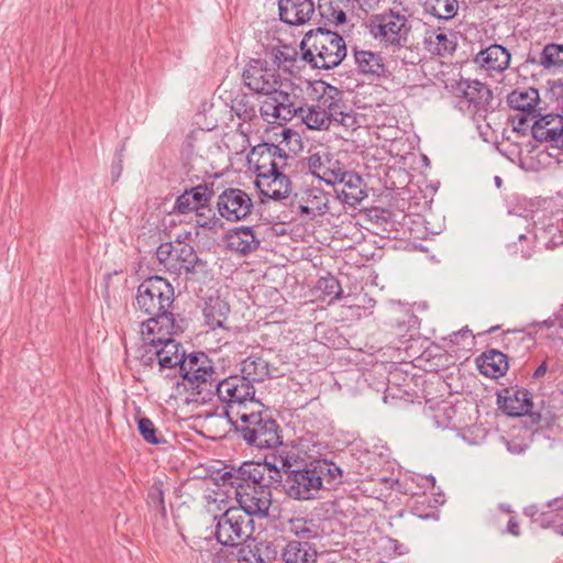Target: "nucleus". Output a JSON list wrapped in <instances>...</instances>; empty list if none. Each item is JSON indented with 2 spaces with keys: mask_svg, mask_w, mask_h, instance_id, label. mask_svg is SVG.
<instances>
[{
  "mask_svg": "<svg viewBox=\"0 0 563 563\" xmlns=\"http://www.w3.org/2000/svg\"><path fill=\"white\" fill-rule=\"evenodd\" d=\"M522 240H526V235L525 234H520L519 235V241H522Z\"/></svg>",
  "mask_w": 563,
  "mask_h": 563,
  "instance_id": "obj_62",
  "label": "nucleus"
},
{
  "mask_svg": "<svg viewBox=\"0 0 563 563\" xmlns=\"http://www.w3.org/2000/svg\"><path fill=\"white\" fill-rule=\"evenodd\" d=\"M231 112L243 122H252L257 119V107L253 98L246 93H238L231 100Z\"/></svg>",
  "mask_w": 563,
  "mask_h": 563,
  "instance_id": "obj_37",
  "label": "nucleus"
},
{
  "mask_svg": "<svg viewBox=\"0 0 563 563\" xmlns=\"http://www.w3.org/2000/svg\"><path fill=\"white\" fill-rule=\"evenodd\" d=\"M219 214L228 221L244 220L251 214L253 202L251 197L240 188L223 190L217 200Z\"/></svg>",
  "mask_w": 563,
  "mask_h": 563,
  "instance_id": "obj_15",
  "label": "nucleus"
},
{
  "mask_svg": "<svg viewBox=\"0 0 563 563\" xmlns=\"http://www.w3.org/2000/svg\"><path fill=\"white\" fill-rule=\"evenodd\" d=\"M172 261V272L178 275L194 273L196 266L201 263L194 246L180 240L175 241Z\"/></svg>",
  "mask_w": 563,
  "mask_h": 563,
  "instance_id": "obj_26",
  "label": "nucleus"
},
{
  "mask_svg": "<svg viewBox=\"0 0 563 563\" xmlns=\"http://www.w3.org/2000/svg\"><path fill=\"white\" fill-rule=\"evenodd\" d=\"M214 393L218 395L219 399L227 405L225 415L229 421L235 418L233 412L261 407V402L254 399V386L240 376H230L219 382L217 379L213 386V394Z\"/></svg>",
  "mask_w": 563,
  "mask_h": 563,
  "instance_id": "obj_7",
  "label": "nucleus"
},
{
  "mask_svg": "<svg viewBox=\"0 0 563 563\" xmlns=\"http://www.w3.org/2000/svg\"><path fill=\"white\" fill-rule=\"evenodd\" d=\"M423 43L426 48L439 56L452 54L457 46L456 33L446 27L431 29L426 32Z\"/></svg>",
  "mask_w": 563,
  "mask_h": 563,
  "instance_id": "obj_21",
  "label": "nucleus"
},
{
  "mask_svg": "<svg viewBox=\"0 0 563 563\" xmlns=\"http://www.w3.org/2000/svg\"><path fill=\"white\" fill-rule=\"evenodd\" d=\"M216 538L224 547H236L246 541L254 532V521L242 509L231 507L216 516Z\"/></svg>",
  "mask_w": 563,
  "mask_h": 563,
  "instance_id": "obj_9",
  "label": "nucleus"
},
{
  "mask_svg": "<svg viewBox=\"0 0 563 563\" xmlns=\"http://www.w3.org/2000/svg\"><path fill=\"white\" fill-rule=\"evenodd\" d=\"M316 291L321 296L329 297V302L342 297V288L340 282L332 275L320 277L316 284Z\"/></svg>",
  "mask_w": 563,
  "mask_h": 563,
  "instance_id": "obj_44",
  "label": "nucleus"
},
{
  "mask_svg": "<svg viewBox=\"0 0 563 563\" xmlns=\"http://www.w3.org/2000/svg\"><path fill=\"white\" fill-rule=\"evenodd\" d=\"M146 347V355L143 356V363L152 365L156 362L159 369H174L179 367L186 353L180 343L172 338L173 334L155 332L154 334H141Z\"/></svg>",
  "mask_w": 563,
  "mask_h": 563,
  "instance_id": "obj_8",
  "label": "nucleus"
},
{
  "mask_svg": "<svg viewBox=\"0 0 563 563\" xmlns=\"http://www.w3.org/2000/svg\"><path fill=\"white\" fill-rule=\"evenodd\" d=\"M539 101V91L532 87L515 89L507 97V102L511 109L526 113V115H518V123L520 125H525L529 117H531V120L537 118L536 107Z\"/></svg>",
  "mask_w": 563,
  "mask_h": 563,
  "instance_id": "obj_18",
  "label": "nucleus"
},
{
  "mask_svg": "<svg viewBox=\"0 0 563 563\" xmlns=\"http://www.w3.org/2000/svg\"><path fill=\"white\" fill-rule=\"evenodd\" d=\"M549 507L554 508L555 510L563 509V495L561 497L554 498L548 503Z\"/></svg>",
  "mask_w": 563,
  "mask_h": 563,
  "instance_id": "obj_56",
  "label": "nucleus"
},
{
  "mask_svg": "<svg viewBox=\"0 0 563 563\" xmlns=\"http://www.w3.org/2000/svg\"><path fill=\"white\" fill-rule=\"evenodd\" d=\"M284 490L295 500H311L319 497L321 479L317 475L312 461L305 465L284 464Z\"/></svg>",
  "mask_w": 563,
  "mask_h": 563,
  "instance_id": "obj_10",
  "label": "nucleus"
},
{
  "mask_svg": "<svg viewBox=\"0 0 563 563\" xmlns=\"http://www.w3.org/2000/svg\"><path fill=\"white\" fill-rule=\"evenodd\" d=\"M500 508H501L504 511H506V512H510L509 507H506V506L501 505V506H500Z\"/></svg>",
  "mask_w": 563,
  "mask_h": 563,
  "instance_id": "obj_61",
  "label": "nucleus"
},
{
  "mask_svg": "<svg viewBox=\"0 0 563 563\" xmlns=\"http://www.w3.org/2000/svg\"><path fill=\"white\" fill-rule=\"evenodd\" d=\"M339 184L342 185L341 195L343 200L350 206L360 203L367 196L362 177L354 172L349 170Z\"/></svg>",
  "mask_w": 563,
  "mask_h": 563,
  "instance_id": "obj_34",
  "label": "nucleus"
},
{
  "mask_svg": "<svg viewBox=\"0 0 563 563\" xmlns=\"http://www.w3.org/2000/svg\"><path fill=\"white\" fill-rule=\"evenodd\" d=\"M328 161L329 158H323L319 153L311 154L308 157V168L310 173L318 177L319 179L322 178V172L327 170L328 167Z\"/></svg>",
  "mask_w": 563,
  "mask_h": 563,
  "instance_id": "obj_49",
  "label": "nucleus"
},
{
  "mask_svg": "<svg viewBox=\"0 0 563 563\" xmlns=\"http://www.w3.org/2000/svg\"><path fill=\"white\" fill-rule=\"evenodd\" d=\"M312 463L317 475H319V479H321V488L323 487V482L331 487L342 483L344 471L334 462L321 459L314 460Z\"/></svg>",
  "mask_w": 563,
  "mask_h": 563,
  "instance_id": "obj_36",
  "label": "nucleus"
},
{
  "mask_svg": "<svg viewBox=\"0 0 563 563\" xmlns=\"http://www.w3.org/2000/svg\"><path fill=\"white\" fill-rule=\"evenodd\" d=\"M456 92L461 97L460 108L472 114L482 115L493 108L490 104L493 100L492 90L487 85L478 80H460Z\"/></svg>",
  "mask_w": 563,
  "mask_h": 563,
  "instance_id": "obj_13",
  "label": "nucleus"
},
{
  "mask_svg": "<svg viewBox=\"0 0 563 563\" xmlns=\"http://www.w3.org/2000/svg\"><path fill=\"white\" fill-rule=\"evenodd\" d=\"M507 446H508L509 452L516 453V454L523 452L525 448H526V446H522L520 444L512 443V442H508Z\"/></svg>",
  "mask_w": 563,
  "mask_h": 563,
  "instance_id": "obj_57",
  "label": "nucleus"
},
{
  "mask_svg": "<svg viewBox=\"0 0 563 563\" xmlns=\"http://www.w3.org/2000/svg\"><path fill=\"white\" fill-rule=\"evenodd\" d=\"M147 504L153 509L165 512L164 493L159 485H154L148 492Z\"/></svg>",
  "mask_w": 563,
  "mask_h": 563,
  "instance_id": "obj_51",
  "label": "nucleus"
},
{
  "mask_svg": "<svg viewBox=\"0 0 563 563\" xmlns=\"http://www.w3.org/2000/svg\"><path fill=\"white\" fill-rule=\"evenodd\" d=\"M240 371V377L247 380L251 385L262 383L271 377L268 361L257 354H252L242 360Z\"/></svg>",
  "mask_w": 563,
  "mask_h": 563,
  "instance_id": "obj_28",
  "label": "nucleus"
},
{
  "mask_svg": "<svg viewBox=\"0 0 563 563\" xmlns=\"http://www.w3.org/2000/svg\"><path fill=\"white\" fill-rule=\"evenodd\" d=\"M289 85L284 82V86H279L278 89L274 91V96L278 102L282 117H284V122H288L294 118H297L303 101L296 95L295 89L288 91Z\"/></svg>",
  "mask_w": 563,
  "mask_h": 563,
  "instance_id": "obj_33",
  "label": "nucleus"
},
{
  "mask_svg": "<svg viewBox=\"0 0 563 563\" xmlns=\"http://www.w3.org/2000/svg\"><path fill=\"white\" fill-rule=\"evenodd\" d=\"M327 86L324 92L313 104H302L297 118L310 130H328L331 117L338 114V104L333 101V95Z\"/></svg>",
  "mask_w": 563,
  "mask_h": 563,
  "instance_id": "obj_14",
  "label": "nucleus"
},
{
  "mask_svg": "<svg viewBox=\"0 0 563 563\" xmlns=\"http://www.w3.org/2000/svg\"><path fill=\"white\" fill-rule=\"evenodd\" d=\"M532 119V135L540 142L559 141L563 134V115L549 113Z\"/></svg>",
  "mask_w": 563,
  "mask_h": 563,
  "instance_id": "obj_23",
  "label": "nucleus"
},
{
  "mask_svg": "<svg viewBox=\"0 0 563 563\" xmlns=\"http://www.w3.org/2000/svg\"><path fill=\"white\" fill-rule=\"evenodd\" d=\"M423 9L439 20L453 19L459 10L457 0H423Z\"/></svg>",
  "mask_w": 563,
  "mask_h": 563,
  "instance_id": "obj_38",
  "label": "nucleus"
},
{
  "mask_svg": "<svg viewBox=\"0 0 563 563\" xmlns=\"http://www.w3.org/2000/svg\"><path fill=\"white\" fill-rule=\"evenodd\" d=\"M355 2L363 11L367 12L375 10L378 7L380 0H355Z\"/></svg>",
  "mask_w": 563,
  "mask_h": 563,
  "instance_id": "obj_53",
  "label": "nucleus"
},
{
  "mask_svg": "<svg viewBox=\"0 0 563 563\" xmlns=\"http://www.w3.org/2000/svg\"><path fill=\"white\" fill-rule=\"evenodd\" d=\"M301 58L314 68L331 69L341 64L346 56V45L336 32L318 27L303 36Z\"/></svg>",
  "mask_w": 563,
  "mask_h": 563,
  "instance_id": "obj_5",
  "label": "nucleus"
},
{
  "mask_svg": "<svg viewBox=\"0 0 563 563\" xmlns=\"http://www.w3.org/2000/svg\"><path fill=\"white\" fill-rule=\"evenodd\" d=\"M548 371V365L545 362H542L534 371L533 378L539 379L545 375Z\"/></svg>",
  "mask_w": 563,
  "mask_h": 563,
  "instance_id": "obj_55",
  "label": "nucleus"
},
{
  "mask_svg": "<svg viewBox=\"0 0 563 563\" xmlns=\"http://www.w3.org/2000/svg\"><path fill=\"white\" fill-rule=\"evenodd\" d=\"M255 185L262 197L275 201L287 198L291 192V181L280 169L272 174L257 175Z\"/></svg>",
  "mask_w": 563,
  "mask_h": 563,
  "instance_id": "obj_17",
  "label": "nucleus"
},
{
  "mask_svg": "<svg viewBox=\"0 0 563 563\" xmlns=\"http://www.w3.org/2000/svg\"><path fill=\"white\" fill-rule=\"evenodd\" d=\"M278 7L280 20L289 25L306 23L314 12L311 0H280Z\"/></svg>",
  "mask_w": 563,
  "mask_h": 563,
  "instance_id": "obj_22",
  "label": "nucleus"
},
{
  "mask_svg": "<svg viewBox=\"0 0 563 563\" xmlns=\"http://www.w3.org/2000/svg\"><path fill=\"white\" fill-rule=\"evenodd\" d=\"M495 183H496V185L499 187V186L501 185V178H500V177H498V176H496V177H495Z\"/></svg>",
  "mask_w": 563,
  "mask_h": 563,
  "instance_id": "obj_60",
  "label": "nucleus"
},
{
  "mask_svg": "<svg viewBox=\"0 0 563 563\" xmlns=\"http://www.w3.org/2000/svg\"><path fill=\"white\" fill-rule=\"evenodd\" d=\"M357 461L358 463L354 466L355 474L366 478L375 475L376 471L378 470V463L374 457V453L368 451L363 452L360 454Z\"/></svg>",
  "mask_w": 563,
  "mask_h": 563,
  "instance_id": "obj_47",
  "label": "nucleus"
},
{
  "mask_svg": "<svg viewBox=\"0 0 563 563\" xmlns=\"http://www.w3.org/2000/svg\"><path fill=\"white\" fill-rule=\"evenodd\" d=\"M526 64L539 65L545 69L559 68L563 66V45L550 43L537 55L529 53Z\"/></svg>",
  "mask_w": 563,
  "mask_h": 563,
  "instance_id": "obj_32",
  "label": "nucleus"
},
{
  "mask_svg": "<svg viewBox=\"0 0 563 563\" xmlns=\"http://www.w3.org/2000/svg\"><path fill=\"white\" fill-rule=\"evenodd\" d=\"M351 0H319L318 11L329 24L340 25L346 21Z\"/></svg>",
  "mask_w": 563,
  "mask_h": 563,
  "instance_id": "obj_35",
  "label": "nucleus"
},
{
  "mask_svg": "<svg viewBox=\"0 0 563 563\" xmlns=\"http://www.w3.org/2000/svg\"><path fill=\"white\" fill-rule=\"evenodd\" d=\"M507 532L515 537H518L520 534L519 525H518L517 520L515 519V517L509 518L508 525H507Z\"/></svg>",
  "mask_w": 563,
  "mask_h": 563,
  "instance_id": "obj_54",
  "label": "nucleus"
},
{
  "mask_svg": "<svg viewBox=\"0 0 563 563\" xmlns=\"http://www.w3.org/2000/svg\"><path fill=\"white\" fill-rule=\"evenodd\" d=\"M213 190L207 185H198L189 190H185L175 202V210L179 213H188L195 211L197 217L205 218V220H197V223L201 228L213 229L216 223L219 221L212 214V218L208 219L207 214H211L212 210L209 207Z\"/></svg>",
  "mask_w": 563,
  "mask_h": 563,
  "instance_id": "obj_11",
  "label": "nucleus"
},
{
  "mask_svg": "<svg viewBox=\"0 0 563 563\" xmlns=\"http://www.w3.org/2000/svg\"><path fill=\"white\" fill-rule=\"evenodd\" d=\"M229 303L220 297H210L205 305L203 316L211 330L225 329L230 314Z\"/></svg>",
  "mask_w": 563,
  "mask_h": 563,
  "instance_id": "obj_27",
  "label": "nucleus"
},
{
  "mask_svg": "<svg viewBox=\"0 0 563 563\" xmlns=\"http://www.w3.org/2000/svg\"><path fill=\"white\" fill-rule=\"evenodd\" d=\"M354 60L357 71L374 78L386 77L388 69L384 63V58L379 53L354 49Z\"/></svg>",
  "mask_w": 563,
  "mask_h": 563,
  "instance_id": "obj_24",
  "label": "nucleus"
},
{
  "mask_svg": "<svg viewBox=\"0 0 563 563\" xmlns=\"http://www.w3.org/2000/svg\"><path fill=\"white\" fill-rule=\"evenodd\" d=\"M367 29L369 35L386 49L396 52L413 44V20L397 10L389 9L373 15Z\"/></svg>",
  "mask_w": 563,
  "mask_h": 563,
  "instance_id": "obj_4",
  "label": "nucleus"
},
{
  "mask_svg": "<svg viewBox=\"0 0 563 563\" xmlns=\"http://www.w3.org/2000/svg\"><path fill=\"white\" fill-rule=\"evenodd\" d=\"M328 195L320 188H308L303 191L299 199V210L301 214H306L309 219L323 216L329 211Z\"/></svg>",
  "mask_w": 563,
  "mask_h": 563,
  "instance_id": "obj_25",
  "label": "nucleus"
},
{
  "mask_svg": "<svg viewBox=\"0 0 563 563\" xmlns=\"http://www.w3.org/2000/svg\"><path fill=\"white\" fill-rule=\"evenodd\" d=\"M474 64L487 73H503L510 64V53L499 44H492L485 49L478 52L474 59Z\"/></svg>",
  "mask_w": 563,
  "mask_h": 563,
  "instance_id": "obj_20",
  "label": "nucleus"
},
{
  "mask_svg": "<svg viewBox=\"0 0 563 563\" xmlns=\"http://www.w3.org/2000/svg\"><path fill=\"white\" fill-rule=\"evenodd\" d=\"M242 78L250 90L262 95L274 92L279 86H284L279 70L262 59H252L245 66Z\"/></svg>",
  "mask_w": 563,
  "mask_h": 563,
  "instance_id": "obj_12",
  "label": "nucleus"
},
{
  "mask_svg": "<svg viewBox=\"0 0 563 563\" xmlns=\"http://www.w3.org/2000/svg\"><path fill=\"white\" fill-rule=\"evenodd\" d=\"M291 135H292L291 130H289V129L283 130V137H284L285 141L287 139H289Z\"/></svg>",
  "mask_w": 563,
  "mask_h": 563,
  "instance_id": "obj_58",
  "label": "nucleus"
},
{
  "mask_svg": "<svg viewBox=\"0 0 563 563\" xmlns=\"http://www.w3.org/2000/svg\"><path fill=\"white\" fill-rule=\"evenodd\" d=\"M455 413V407L448 402H443L435 409L433 422L438 428L456 429L459 424L454 420Z\"/></svg>",
  "mask_w": 563,
  "mask_h": 563,
  "instance_id": "obj_45",
  "label": "nucleus"
},
{
  "mask_svg": "<svg viewBox=\"0 0 563 563\" xmlns=\"http://www.w3.org/2000/svg\"><path fill=\"white\" fill-rule=\"evenodd\" d=\"M137 431L144 442L151 445L166 444L164 434L156 428L155 423L147 417L136 418Z\"/></svg>",
  "mask_w": 563,
  "mask_h": 563,
  "instance_id": "obj_40",
  "label": "nucleus"
},
{
  "mask_svg": "<svg viewBox=\"0 0 563 563\" xmlns=\"http://www.w3.org/2000/svg\"><path fill=\"white\" fill-rule=\"evenodd\" d=\"M298 57V52L296 47L290 45H282L272 48L271 51V58L273 63L278 68H284L286 70L291 69L295 67V63Z\"/></svg>",
  "mask_w": 563,
  "mask_h": 563,
  "instance_id": "obj_41",
  "label": "nucleus"
},
{
  "mask_svg": "<svg viewBox=\"0 0 563 563\" xmlns=\"http://www.w3.org/2000/svg\"><path fill=\"white\" fill-rule=\"evenodd\" d=\"M174 245L173 243H164L161 244L156 250V257L159 261V263L164 264L166 269L172 272V263H173V254H174Z\"/></svg>",
  "mask_w": 563,
  "mask_h": 563,
  "instance_id": "obj_50",
  "label": "nucleus"
},
{
  "mask_svg": "<svg viewBox=\"0 0 563 563\" xmlns=\"http://www.w3.org/2000/svg\"><path fill=\"white\" fill-rule=\"evenodd\" d=\"M453 335L454 336H459V335H461V336H468V335H471V333H470L468 330H462L460 332L454 333Z\"/></svg>",
  "mask_w": 563,
  "mask_h": 563,
  "instance_id": "obj_59",
  "label": "nucleus"
},
{
  "mask_svg": "<svg viewBox=\"0 0 563 563\" xmlns=\"http://www.w3.org/2000/svg\"><path fill=\"white\" fill-rule=\"evenodd\" d=\"M477 366L484 376L498 378L508 369L507 356L497 350H490L477 358Z\"/></svg>",
  "mask_w": 563,
  "mask_h": 563,
  "instance_id": "obj_31",
  "label": "nucleus"
},
{
  "mask_svg": "<svg viewBox=\"0 0 563 563\" xmlns=\"http://www.w3.org/2000/svg\"><path fill=\"white\" fill-rule=\"evenodd\" d=\"M497 401L499 409L511 417L523 416L532 408L530 393L525 388H506L503 395H498Z\"/></svg>",
  "mask_w": 563,
  "mask_h": 563,
  "instance_id": "obj_19",
  "label": "nucleus"
},
{
  "mask_svg": "<svg viewBox=\"0 0 563 563\" xmlns=\"http://www.w3.org/2000/svg\"><path fill=\"white\" fill-rule=\"evenodd\" d=\"M265 100L260 106V114L264 121L267 123H282L284 122V117H282V112L278 106V102L274 96V92L265 95Z\"/></svg>",
  "mask_w": 563,
  "mask_h": 563,
  "instance_id": "obj_42",
  "label": "nucleus"
},
{
  "mask_svg": "<svg viewBox=\"0 0 563 563\" xmlns=\"http://www.w3.org/2000/svg\"><path fill=\"white\" fill-rule=\"evenodd\" d=\"M289 530L298 538L296 539L297 541H309L310 539L318 537V532L314 529V526L311 522L300 518L290 520Z\"/></svg>",
  "mask_w": 563,
  "mask_h": 563,
  "instance_id": "obj_46",
  "label": "nucleus"
},
{
  "mask_svg": "<svg viewBox=\"0 0 563 563\" xmlns=\"http://www.w3.org/2000/svg\"><path fill=\"white\" fill-rule=\"evenodd\" d=\"M223 483L235 488L239 503L250 518H266L272 506L271 488L280 484V471L271 463L244 462L239 468H231L222 475Z\"/></svg>",
  "mask_w": 563,
  "mask_h": 563,
  "instance_id": "obj_1",
  "label": "nucleus"
},
{
  "mask_svg": "<svg viewBox=\"0 0 563 563\" xmlns=\"http://www.w3.org/2000/svg\"><path fill=\"white\" fill-rule=\"evenodd\" d=\"M349 170L340 164L339 161H328V167L325 172H322V178L328 185H336L341 183Z\"/></svg>",
  "mask_w": 563,
  "mask_h": 563,
  "instance_id": "obj_48",
  "label": "nucleus"
},
{
  "mask_svg": "<svg viewBox=\"0 0 563 563\" xmlns=\"http://www.w3.org/2000/svg\"><path fill=\"white\" fill-rule=\"evenodd\" d=\"M218 541L205 539L197 550L196 563H227V552Z\"/></svg>",
  "mask_w": 563,
  "mask_h": 563,
  "instance_id": "obj_39",
  "label": "nucleus"
},
{
  "mask_svg": "<svg viewBox=\"0 0 563 563\" xmlns=\"http://www.w3.org/2000/svg\"><path fill=\"white\" fill-rule=\"evenodd\" d=\"M234 431L246 445L258 450H271L283 443L282 430L268 408L253 407L233 412Z\"/></svg>",
  "mask_w": 563,
  "mask_h": 563,
  "instance_id": "obj_3",
  "label": "nucleus"
},
{
  "mask_svg": "<svg viewBox=\"0 0 563 563\" xmlns=\"http://www.w3.org/2000/svg\"><path fill=\"white\" fill-rule=\"evenodd\" d=\"M174 288L167 279L152 276L137 287L136 308L150 318L142 322L141 334H174L176 324L169 311L174 302Z\"/></svg>",
  "mask_w": 563,
  "mask_h": 563,
  "instance_id": "obj_2",
  "label": "nucleus"
},
{
  "mask_svg": "<svg viewBox=\"0 0 563 563\" xmlns=\"http://www.w3.org/2000/svg\"><path fill=\"white\" fill-rule=\"evenodd\" d=\"M285 563H312L317 560V549L309 541L289 540L282 551Z\"/></svg>",
  "mask_w": 563,
  "mask_h": 563,
  "instance_id": "obj_29",
  "label": "nucleus"
},
{
  "mask_svg": "<svg viewBox=\"0 0 563 563\" xmlns=\"http://www.w3.org/2000/svg\"><path fill=\"white\" fill-rule=\"evenodd\" d=\"M177 371L183 377V384L186 389L201 396L202 400L213 395L217 373L212 361L206 353L194 352L186 355Z\"/></svg>",
  "mask_w": 563,
  "mask_h": 563,
  "instance_id": "obj_6",
  "label": "nucleus"
},
{
  "mask_svg": "<svg viewBox=\"0 0 563 563\" xmlns=\"http://www.w3.org/2000/svg\"><path fill=\"white\" fill-rule=\"evenodd\" d=\"M122 152H123V150H120L114 155V162H113L112 169H111L113 180H117L121 176V173H122V161H123Z\"/></svg>",
  "mask_w": 563,
  "mask_h": 563,
  "instance_id": "obj_52",
  "label": "nucleus"
},
{
  "mask_svg": "<svg viewBox=\"0 0 563 563\" xmlns=\"http://www.w3.org/2000/svg\"><path fill=\"white\" fill-rule=\"evenodd\" d=\"M228 247L241 254H249L257 250L260 240L251 227H240L227 234Z\"/></svg>",
  "mask_w": 563,
  "mask_h": 563,
  "instance_id": "obj_30",
  "label": "nucleus"
},
{
  "mask_svg": "<svg viewBox=\"0 0 563 563\" xmlns=\"http://www.w3.org/2000/svg\"><path fill=\"white\" fill-rule=\"evenodd\" d=\"M330 92L333 95V101L335 104H338V114L331 117V123L338 122L339 124L347 128V129H354L356 125V118L353 113L345 111V104L343 103L340 91L334 88L330 87Z\"/></svg>",
  "mask_w": 563,
  "mask_h": 563,
  "instance_id": "obj_43",
  "label": "nucleus"
},
{
  "mask_svg": "<svg viewBox=\"0 0 563 563\" xmlns=\"http://www.w3.org/2000/svg\"><path fill=\"white\" fill-rule=\"evenodd\" d=\"M289 158V154L279 145L262 143L253 147L250 161L255 162L257 176L285 169Z\"/></svg>",
  "mask_w": 563,
  "mask_h": 563,
  "instance_id": "obj_16",
  "label": "nucleus"
}]
</instances>
